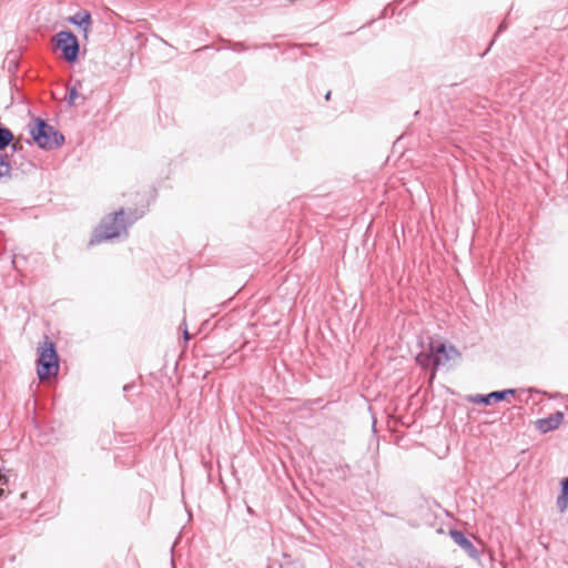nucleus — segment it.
<instances>
[{
    "instance_id": "obj_1",
    "label": "nucleus",
    "mask_w": 568,
    "mask_h": 568,
    "mask_svg": "<svg viewBox=\"0 0 568 568\" xmlns=\"http://www.w3.org/2000/svg\"><path fill=\"white\" fill-rule=\"evenodd\" d=\"M460 359L459 351L450 344L432 339L428 348L416 356V362L424 368H432L430 378L435 377L436 371L444 368L452 369Z\"/></svg>"
},
{
    "instance_id": "obj_2",
    "label": "nucleus",
    "mask_w": 568,
    "mask_h": 568,
    "mask_svg": "<svg viewBox=\"0 0 568 568\" xmlns=\"http://www.w3.org/2000/svg\"><path fill=\"white\" fill-rule=\"evenodd\" d=\"M37 374L41 381L57 376L59 373V357L53 342L48 337L38 347Z\"/></svg>"
},
{
    "instance_id": "obj_3",
    "label": "nucleus",
    "mask_w": 568,
    "mask_h": 568,
    "mask_svg": "<svg viewBox=\"0 0 568 568\" xmlns=\"http://www.w3.org/2000/svg\"><path fill=\"white\" fill-rule=\"evenodd\" d=\"M125 230L124 212L119 211L115 214L105 217L99 225L91 243H100L120 235Z\"/></svg>"
},
{
    "instance_id": "obj_4",
    "label": "nucleus",
    "mask_w": 568,
    "mask_h": 568,
    "mask_svg": "<svg viewBox=\"0 0 568 568\" xmlns=\"http://www.w3.org/2000/svg\"><path fill=\"white\" fill-rule=\"evenodd\" d=\"M30 132L34 142L43 149L59 146L63 141V136L42 120H36Z\"/></svg>"
},
{
    "instance_id": "obj_5",
    "label": "nucleus",
    "mask_w": 568,
    "mask_h": 568,
    "mask_svg": "<svg viewBox=\"0 0 568 568\" xmlns=\"http://www.w3.org/2000/svg\"><path fill=\"white\" fill-rule=\"evenodd\" d=\"M58 49L63 53V58L68 62H74L79 54V42L77 37L70 31H61L54 37Z\"/></svg>"
},
{
    "instance_id": "obj_6",
    "label": "nucleus",
    "mask_w": 568,
    "mask_h": 568,
    "mask_svg": "<svg viewBox=\"0 0 568 568\" xmlns=\"http://www.w3.org/2000/svg\"><path fill=\"white\" fill-rule=\"evenodd\" d=\"M515 390L514 389H506L503 392H493L486 396L477 395L476 397H473L471 400L477 404H486L490 405L496 402H500L507 398V396H514Z\"/></svg>"
},
{
    "instance_id": "obj_7",
    "label": "nucleus",
    "mask_w": 568,
    "mask_h": 568,
    "mask_svg": "<svg viewBox=\"0 0 568 568\" xmlns=\"http://www.w3.org/2000/svg\"><path fill=\"white\" fill-rule=\"evenodd\" d=\"M562 413H556L547 418L538 419L536 422V426L541 433H548L550 430L558 428L559 425L562 423Z\"/></svg>"
},
{
    "instance_id": "obj_8",
    "label": "nucleus",
    "mask_w": 568,
    "mask_h": 568,
    "mask_svg": "<svg viewBox=\"0 0 568 568\" xmlns=\"http://www.w3.org/2000/svg\"><path fill=\"white\" fill-rule=\"evenodd\" d=\"M69 21L73 24L82 27L83 36L85 39H88L91 28V16L88 11L77 12L74 16L69 18Z\"/></svg>"
},
{
    "instance_id": "obj_9",
    "label": "nucleus",
    "mask_w": 568,
    "mask_h": 568,
    "mask_svg": "<svg viewBox=\"0 0 568 568\" xmlns=\"http://www.w3.org/2000/svg\"><path fill=\"white\" fill-rule=\"evenodd\" d=\"M453 540L459 545L468 555L475 556L476 555V548L471 544L470 540H468L465 535L459 530H450L449 532Z\"/></svg>"
},
{
    "instance_id": "obj_10",
    "label": "nucleus",
    "mask_w": 568,
    "mask_h": 568,
    "mask_svg": "<svg viewBox=\"0 0 568 568\" xmlns=\"http://www.w3.org/2000/svg\"><path fill=\"white\" fill-rule=\"evenodd\" d=\"M557 506L560 513H565L568 509V478L561 483V494L557 498Z\"/></svg>"
},
{
    "instance_id": "obj_11",
    "label": "nucleus",
    "mask_w": 568,
    "mask_h": 568,
    "mask_svg": "<svg viewBox=\"0 0 568 568\" xmlns=\"http://www.w3.org/2000/svg\"><path fill=\"white\" fill-rule=\"evenodd\" d=\"M13 140L10 130L0 128V150L4 149Z\"/></svg>"
},
{
    "instance_id": "obj_12",
    "label": "nucleus",
    "mask_w": 568,
    "mask_h": 568,
    "mask_svg": "<svg viewBox=\"0 0 568 568\" xmlns=\"http://www.w3.org/2000/svg\"><path fill=\"white\" fill-rule=\"evenodd\" d=\"M10 173V164L6 156L0 154V178L7 176Z\"/></svg>"
},
{
    "instance_id": "obj_13",
    "label": "nucleus",
    "mask_w": 568,
    "mask_h": 568,
    "mask_svg": "<svg viewBox=\"0 0 568 568\" xmlns=\"http://www.w3.org/2000/svg\"><path fill=\"white\" fill-rule=\"evenodd\" d=\"M3 467H0V486H6L9 481L8 476L3 473Z\"/></svg>"
},
{
    "instance_id": "obj_14",
    "label": "nucleus",
    "mask_w": 568,
    "mask_h": 568,
    "mask_svg": "<svg viewBox=\"0 0 568 568\" xmlns=\"http://www.w3.org/2000/svg\"><path fill=\"white\" fill-rule=\"evenodd\" d=\"M78 98V92H77V89L73 88L71 89L70 91V103L74 104L75 103V100Z\"/></svg>"
},
{
    "instance_id": "obj_15",
    "label": "nucleus",
    "mask_w": 568,
    "mask_h": 568,
    "mask_svg": "<svg viewBox=\"0 0 568 568\" xmlns=\"http://www.w3.org/2000/svg\"><path fill=\"white\" fill-rule=\"evenodd\" d=\"M184 337H185V339L190 338V335H189L187 331L184 332Z\"/></svg>"
},
{
    "instance_id": "obj_16",
    "label": "nucleus",
    "mask_w": 568,
    "mask_h": 568,
    "mask_svg": "<svg viewBox=\"0 0 568 568\" xmlns=\"http://www.w3.org/2000/svg\"><path fill=\"white\" fill-rule=\"evenodd\" d=\"M3 494H4V490H3L2 486H0V497H2Z\"/></svg>"
}]
</instances>
